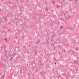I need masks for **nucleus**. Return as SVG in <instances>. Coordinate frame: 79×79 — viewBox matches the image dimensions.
Wrapping results in <instances>:
<instances>
[{
	"label": "nucleus",
	"instance_id": "obj_1",
	"mask_svg": "<svg viewBox=\"0 0 79 79\" xmlns=\"http://www.w3.org/2000/svg\"><path fill=\"white\" fill-rule=\"evenodd\" d=\"M79 63V62L78 61L75 60L74 62L73 63V64H77Z\"/></svg>",
	"mask_w": 79,
	"mask_h": 79
},
{
	"label": "nucleus",
	"instance_id": "obj_2",
	"mask_svg": "<svg viewBox=\"0 0 79 79\" xmlns=\"http://www.w3.org/2000/svg\"><path fill=\"white\" fill-rule=\"evenodd\" d=\"M3 18L6 21L7 19H7V17L6 16H4L3 17Z\"/></svg>",
	"mask_w": 79,
	"mask_h": 79
},
{
	"label": "nucleus",
	"instance_id": "obj_3",
	"mask_svg": "<svg viewBox=\"0 0 79 79\" xmlns=\"http://www.w3.org/2000/svg\"><path fill=\"white\" fill-rule=\"evenodd\" d=\"M16 53H13V54L12 55V56H13L12 57H15V55H16Z\"/></svg>",
	"mask_w": 79,
	"mask_h": 79
},
{
	"label": "nucleus",
	"instance_id": "obj_4",
	"mask_svg": "<svg viewBox=\"0 0 79 79\" xmlns=\"http://www.w3.org/2000/svg\"><path fill=\"white\" fill-rule=\"evenodd\" d=\"M12 14H13L12 13L10 12L9 13V15L8 16H12Z\"/></svg>",
	"mask_w": 79,
	"mask_h": 79
},
{
	"label": "nucleus",
	"instance_id": "obj_5",
	"mask_svg": "<svg viewBox=\"0 0 79 79\" xmlns=\"http://www.w3.org/2000/svg\"><path fill=\"white\" fill-rule=\"evenodd\" d=\"M56 41L57 43H58L60 42V40L59 39L57 40Z\"/></svg>",
	"mask_w": 79,
	"mask_h": 79
},
{
	"label": "nucleus",
	"instance_id": "obj_6",
	"mask_svg": "<svg viewBox=\"0 0 79 79\" xmlns=\"http://www.w3.org/2000/svg\"><path fill=\"white\" fill-rule=\"evenodd\" d=\"M13 57H12V58H10V61H11V60H13Z\"/></svg>",
	"mask_w": 79,
	"mask_h": 79
},
{
	"label": "nucleus",
	"instance_id": "obj_7",
	"mask_svg": "<svg viewBox=\"0 0 79 79\" xmlns=\"http://www.w3.org/2000/svg\"><path fill=\"white\" fill-rule=\"evenodd\" d=\"M57 43H58V42L56 41L55 42V43L54 44V45H55V44H57Z\"/></svg>",
	"mask_w": 79,
	"mask_h": 79
},
{
	"label": "nucleus",
	"instance_id": "obj_8",
	"mask_svg": "<svg viewBox=\"0 0 79 79\" xmlns=\"http://www.w3.org/2000/svg\"><path fill=\"white\" fill-rule=\"evenodd\" d=\"M55 36V35H53L52 36V38H53V37H54Z\"/></svg>",
	"mask_w": 79,
	"mask_h": 79
},
{
	"label": "nucleus",
	"instance_id": "obj_9",
	"mask_svg": "<svg viewBox=\"0 0 79 79\" xmlns=\"http://www.w3.org/2000/svg\"><path fill=\"white\" fill-rule=\"evenodd\" d=\"M40 41L39 40L36 43V44H37V43H39V42Z\"/></svg>",
	"mask_w": 79,
	"mask_h": 79
},
{
	"label": "nucleus",
	"instance_id": "obj_10",
	"mask_svg": "<svg viewBox=\"0 0 79 79\" xmlns=\"http://www.w3.org/2000/svg\"><path fill=\"white\" fill-rule=\"evenodd\" d=\"M59 54H60V55H61V52H59Z\"/></svg>",
	"mask_w": 79,
	"mask_h": 79
},
{
	"label": "nucleus",
	"instance_id": "obj_11",
	"mask_svg": "<svg viewBox=\"0 0 79 79\" xmlns=\"http://www.w3.org/2000/svg\"><path fill=\"white\" fill-rule=\"evenodd\" d=\"M69 18H71V17L70 16H69V18H67V19H69Z\"/></svg>",
	"mask_w": 79,
	"mask_h": 79
},
{
	"label": "nucleus",
	"instance_id": "obj_12",
	"mask_svg": "<svg viewBox=\"0 0 79 79\" xmlns=\"http://www.w3.org/2000/svg\"><path fill=\"white\" fill-rule=\"evenodd\" d=\"M62 27H63V26H61L60 27V28H62Z\"/></svg>",
	"mask_w": 79,
	"mask_h": 79
},
{
	"label": "nucleus",
	"instance_id": "obj_13",
	"mask_svg": "<svg viewBox=\"0 0 79 79\" xmlns=\"http://www.w3.org/2000/svg\"><path fill=\"white\" fill-rule=\"evenodd\" d=\"M4 40H6H6H6V39H4Z\"/></svg>",
	"mask_w": 79,
	"mask_h": 79
},
{
	"label": "nucleus",
	"instance_id": "obj_14",
	"mask_svg": "<svg viewBox=\"0 0 79 79\" xmlns=\"http://www.w3.org/2000/svg\"><path fill=\"white\" fill-rule=\"evenodd\" d=\"M55 64H56V63L55 62Z\"/></svg>",
	"mask_w": 79,
	"mask_h": 79
},
{
	"label": "nucleus",
	"instance_id": "obj_15",
	"mask_svg": "<svg viewBox=\"0 0 79 79\" xmlns=\"http://www.w3.org/2000/svg\"><path fill=\"white\" fill-rule=\"evenodd\" d=\"M58 47H59V48H60V46H58Z\"/></svg>",
	"mask_w": 79,
	"mask_h": 79
},
{
	"label": "nucleus",
	"instance_id": "obj_16",
	"mask_svg": "<svg viewBox=\"0 0 79 79\" xmlns=\"http://www.w3.org/2000/svg\"><path fill=\"white\" fill-rule=\"evenodd\" d=\"M27 53H29V52H27Z\"/></svg>",
	"mask_w": 79,
	"mask_h": 79
},
{
	"label": "nucleus",
	"instance_id": "obj_17",
	"mask_svg": "<svg viewBox=\"0 0 79 79\" xmlns=\"http://www.w3.org/2000/svg\"><path fill=\"white\" fill-rule=\"evenodd\" d=\"M15 39H17V37H15Z\"/></svg>",
	"mask_w": 79,
	"mask_h": 79
},
{
	"label": "nucleus",
	"instance_id": "obj_18",
	"mask_svg": "<svg viewBox=\"0 0 79 79\" xmlns=\"http://www.w3.org/2000/svg\"><path fill=\"white\" fill-rule=\"evenodd\" d=\"M22 13H20V15H22Z\"/></svg>",
	"mask_w": 79,
	"mask_h": 79
},
{
	"label": "nucleus",
	"instance_id": "obj_19",
	"mask_svg": "<svg viewBox=\"0 0 79 79\" xmlns=\"http://www.w3.org/2000/svg\"><path fill=\"white\" fill-rule=\"evenodd\" d=\"M6 53H7V51H6Z\"/></svg>",
	"mask_w": 79,
	"mask_h": 79
},
{
	"label": "nucleus",
	"instance_id": "obj_20",
	"mask_svg": "<svg viewBox=\"0 0 79 79\" xmlns=\"http://www.w3.org/2000/svg\"><path fill=\"white\" fill-rule=\"evenodd\" d=\"M10 55H11L10 54V55H9V56H10Z\"/></svg>",
	"mask_w": 79,
	"mask_h": 79
},
{
	"label": "nucleus",
	"instance_id": "obj_21",
	"mask_svg": "<svg viewBox=\"0 0 79 79\" xmlns=\"http://www.w3.org/2000/svg\"><path fill=\"white\" fill-rule=\"evenodd\" d=\"M2 21H1V22H2Z\"/></svg>",
	"mask_w": 79,
	"mask_h": 79
},
{
	"label": "nucleus",
	"instance_id": "obj_22",
	"mask_svg": "<svg viewBox=\"0 0 79 79\" xmlns=\"http://www.w3.org/2000/svg\"><path fill=\"white\" fill-rule=\"evenodd\" d=\"M1 11V9H0V11Z\"/></svg>",
	"mask_w": 79,
	"mask_h": 79
},
{
	"label": "nucleus",
	"instance_id": "obj_23",
	"mask_svg": "<svg viewBox=\"0 0 79 79\" xmlns=\"http://www.w3.org/2000/svg\"><path fill=\"white\" fill-rule=\"evenodd\" d=\"M76 0H76L75 1V2H76Z\"/></svg>",
	"mask_w": 79,
	"mask_h": 79
},
{
	"label": "nucleus",
	"instance_id": "obj_24",
	"mask_svg": "<svg viewBox=\"0 0 79 79\" xmlns=\"http://www.w3.org/2000/svg\"><path fill=\"white\" fill-rule=\"evenodd\" d=\"M48 34V35H49V34Z\"/></svg>",
	"mask_w": 79,
	"mask_h": 79
},
{
	"label": "nucleus",
	"instance_id": "obj_25",
	"mask_svg": "<svg viewBox=\"0 0 79 79\" xmlns=\"http://www.w3.org/2000/svg\"><path fill=\"white\" fill-rule=\"evenodd\" d=\"M77 71V70H76V71Z\"/></svg>",
	"mask_w": 79,
	"mask_h": 79
},
{
	"label": "nucleus",
	"instance_id": "obj_26",
	"mask_svg": "<svg viewBox=\"0 0 79 79\" xmlns=\"http://www.w3.org/2000/svg\"><path fill=\"white\" fill-rule=\"evenodd\" d=\"M10 71H11V70H10Z\"/></svg>",
	"mask_w": 79,
	"mask_h": 79
},
{
	"label": "nucleus",
	"instance_id": "obj_27",
	"mask_svg": "<svg viewBox=\"0 0 79 79\" xmlns=\"http://www.w3.org/2000/svg\"><path fill=\"white\" fill-rule=\"evenodd\" d=\"M70 1H71V0H70Z\"/></svg>",
	"mask_w": 79,
	"mask_h": 79
},
{
	"label": "nucleus",
	"instance_id": "obj_28",
	"mask_svg": "<svg viewBox=\"0 0 79 79\" xmlns=\"http://www.w3.org/2000/svg\"><path fill=\"white\" fill-rule=\"evenodd\" d=\"M54 69L53 70V71Z\"/></svg>",
	"mask_w": 79,
	"mask_h": 79
},
{
	"label": "nucleus",
	"instance_id": "obj_29",
	"mask_svg": "<svg viewBox=\"0 0 79 79\" xmlns=\"http://www.w3.org/2000/svg\"><path fill=\"white\" fill-rule=\"evenodd\" d=\"M39 70H40V69H39Z\"/></svg>",
	"mask_w": 79,
	"mask_h": 79
},
{
	"label": "nucleus",
	"instance_id": "obj_30",
	"mask_svg": "<svg viewBox=\"0 0 79 79\" xmlns=\"http://www.w3.org/2000/svg\"><path fill=\"white\" fill-rule=\"evenodd\" d=\"M4 75H5V74H4Z\"/></svg>",
	"mask_w": 79,
	"mask_h": 79
}]
</instances>
